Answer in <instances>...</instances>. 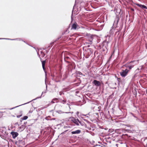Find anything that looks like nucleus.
Here are the masks:
<instances>
[{"mask_svg":"<svg viewBox=\"0 0 147 147\" xmlns=\"http://www.w3.org/2000/svg\"><path fill=\"white\" fill-rule=\"evenodd\" d=\"M146 147H147V144H146Z\"/></svg>","mask_w":147,"mask_h":147,"instance_id":"obj_28","label":"nucleus"},{"mask_svg":"<svg viewBox=\"0 0 147 147\" xmlns=\"http://www.w3.org/2000/svg\"><path fill=\"white\" fill-rule=\"evenodd\" d=\"M43 93V92H42V93Z\"/></svg>","mask_w":147,"mask_h":147,"instance_id":"obj_31","label":"nucleus"},{"mask_svg":"<svg viewBox=\"0 0 147 147\" xmlns=\"http://www.w3.org/2000/svg\"><path fill=\"white\" fill-rule=\"evenodd\" d=\"M129 71L127 69H126L124 70H122V71L120 72L121 76L122 77H125L127 75Z\"/></svg>","mask_w":147,"mask_h":147,"instance_id":"obj_3","label":"nucleus"},{"mask_svg":"<svg viewBox=\"0 0 147 147\" xmlns=\"http://www.w3.org/2000/svg\"><path fill=\"white\" fill-rule=\"evenodd\" d=\"M21 105H20L19 106H16V107H14V108H12L11 109H14V108H16V107H19V106H20Z\"/></svg>","mask_w":147,"mask_h":147,"instance_id":"obj_19","label":"nucleus"},{"mask_svg":"<svg viewBox=\"0 0 147 147\" xmlns=\"http://www.w3.org/2000/svg\"><path fill=\"white\" fill-rule=\"evenodd\" d=\"M57 100V99H56V98H55V99H54L53 100Z\"/></svg>","mask_w":147,"mask_h":147,"instance_id":"obj_23","label":"nucleus"},{"mask_svg":"<svg viewBox=\"0 0 147 147\" xmlns=\"http://www.w3.org/2000/svg\"><path fill=\"white\" fill-rule=\"evenodd\" d=\"M7 39V40H10V39L9 38H0V39Z\"/></svg>","mask_w":147,"mask_h":147,"instance_id":"obj_17","label":"nucleus"},{"mask_svg":"<svg viewBox=\"0 0 147 147\" xmlns=\"http://www.w3.org/2000/svg\"><path fill=\"white\" fill-rule=\"evenodd\" d=\"M59 101L63 104H65L66 103V100H64L60 99Z\"/></svg>","mask_w":147,"mask_h":147,"instance_id":"obj_10","label":"nucleus"},{"mask_svg":"<svg viewBox=\"0 0 147 147\" xmlns=\"http://www.w3.org/2000/svg\"><path fill=\"white\" fill-rule=\"evenodd\" d=\"M56 112L59 114H61L64 113L61 110L57 111Z\"/></svg>","mask_w":147,"mask_h":147,"instance_id":"obj_12","label":"nucleus"},{"mask_svg":"<svg viewBox=\"0 0 147 147\" xmlns=\"http://www.w3.org/2000/svg\"><path fill=\"white\" fill-rule=\"evenodd\" d=\"M45 61H43L42 62V67L43 69L44 70H45Z\"/></svg>","mask_w":147,"mask_h":147,"instance_id":"obj_11","label":"nucleus"},{"mask_svg":"<svg viewBox=\"0 0 147 147\" xmlns=\"http://www.w3.org/2000/svg\"><path fill=\"white\" fill-rule=\"evenodd\" d=\"M69 120L75 124L77 125H79V124L78 123V121H79V120L78 119H76L75 118L72 117L69 118Z\"/></svg>","mask_w":147,"mask_h":147,"instance_id":"obj_2","label":"nucleus"},{"mask_svg":"<svg viewBox=\"0 0 147 147\" xmlns=\"http://www.w3.org/2000/svg\"><path fill=\"white\" fill-rule=\"evenodd\" d=\"M20 129H22L21 130V131H22L24 129V125H22L20 127Z\"/></svg>","mask_w":147,"mask_h":147,"instance_id":"obj_14","label":"nucleus"},{"mask_svg":"<svg viewBox=\"0 0 147 147\" xmlns=\"http://www.w3.org/2000/svg\"><path fill=\"white\" fill-rule=\"evenodd\" d=\"M39 98L38 97H37V98L36 99H37V98Z\"/></svg>","mask_w":147,"mask_h":147,"instance_id":"obj_29","label":"nucleus"},{"mask_svg":"<svg viewBox=\"0 0 147 147\" xmlns=\"http://www.w3.org/2000/svg\"><path fill=\"white\" fill-rule=\"evenodd\" d=\"M134 61L130 62V63H132L133 64L126 65L125 67H127L129 68L130 69H131L132 68L134 67V65H135V64L134 63Z\"/></svg>","mask_w":147,"mask_h":147,"instance_id":"obj_4","label":"nucleus"},{"mask_svg":"<svg viewBox=\"0 0 147 147\" xmlns=\"http://www.w3.org/2000/svg\"><path fill=\"white\" fill-rule=\"evenodd\" d=\"M16 39H12V40H16Z\"/></svg>","mask_w":147,"mask_h":147,"instance_id":"obj_27","label":"nucleus"},{"mask_svg":"<svg viewBox=\"0 0 147 147\" xmlns=\"http://www.w3.org/2000/svg\"><path fill=\"white\" fill-rule=\"evenodd\" d=\"M93 83L96 86H99L100 85V82L96 80H94L93 81Z\"/></svg>","mask_w":147,"mask_h":147,"instance_id":"obj_7","label":"nucleus"},{"mask_svg":"<svg viewBox=\"0 0 147 147\" xmlns=\"http://www.w3.org/2000/svg\"><path fill=\"white\" fill-rule=\"evenodd\" d=\"M21 116V115H17V117L18 118H19Z\"/></svg>","mask_w":147,"mask_h":147,"instance_id":"obj_18","label":"nucleus"},{"mask_svg":"<svg viewBox=\"0 0 147 147\" xmlns=\"http://www.w3.org/2000/svg\"><path fill=\"white\" fill-rule=\"evenodd\" d=\"M81 132V130H77L74 131H72L71 132L72 134H78Z\"/></svg>","mask_w":147,"mask_h":147,"instance_id":"obj_8","label":"nucleus"},{"mask_svg":"<svg viewBox=\"0 0 147 147\" xmlns=\"http://www.w3.org/2000/svg\"><path fill=\"white\" fill-rule=\"evenodd\" d=\"M79 28V26L76 23L73 24L72 26L71 29L76 30V29H78Z\"/></svg>","mask_w":147,"mask_h":147,"instance_id":"obj_5","label":"nucleus"},{"mask_svg":"<svg viewBox=\"0 0 147 147\" xmlns=\"http://www.w3.org/2000/svg\"><path fill=\"white\" fill-rule=\"evenodd\" d=\"M90 43H89L90 44H91L92 43V40H90Z\"/></svg>","mask_w":147,"mask_h":147,"instance_id":"obj_20","label":"nucleus"},{"mask_svg":"<svg viewBox=\"0 0 147 147\" xmlns=\"http://www.w3.org/2000/svg\"><path fill=\"white\" fill-rule=\"evenodd\" d=\"M28 117L27 116H24L22 118V119L23 120H26L27 119Z\"/></svg>","mask_w":147,"mask_h":147,"instance_id":"obj_13","label":"nucleus"},{"mask_svg":"<svg viewBox=\"0 0 147 147\" xmlns=\"http://www.w3.org/2000/svg\"><path fill=\"white\" fill-rule=\"evenodd\" d=\"M137 5L138 6V7H140V8H142V9H147V7L144 5H142L141 4H137Z\"/></svg>","mask_w":147,"mask_h":147,"instance_id":"obj_9","label":"nucleus"},{"mask_svg":"<svg viewBox=\"0 0 147 147\" xmlns=\"http://www.w3.org/2000/svg\"><path fill=\"white\" fill-rule=\"evenodd\" d=\"M77 114H78V113H79V112H77Z\"/></svg>","mask_w":147,"mask_h":147,"instance_id":"obj_25","label":"nucleus"},{"mask_svg":"<svg viewBox=\"0 0 147 147\" xmlns=\"http://www.w3.org/2000/svg\"><path fill=\"white\" fill-rule=\"evenodd\" d=\"M65 113H69V112H68V113L66 112Z\"/></svg>","mask_w":147,"mask_h":147,"instance_id":"obj_26","label":"nucleus"},{"mask_svg":"<svg viewBox=\"0 0 147 147\" xmlns=\"http://www.w3.org/2000/svg\"><path fill=\"white\" fill-rule=\"evenodd\" d=\"M81 115L82 116H86V115H84V114H82Z\"/></svg>","mask_w":147,"mask_h":147,"instance_id":"obj_22","label":"nucleus"},{"mask_svg":"<svg viewBox=\"0 0 147 147\" xmlns=\"http://www.w3.org/2000/svg\"><path fill=\"white\" fill-rule=\"evenodd\" d=\"M59 93V94L60 95H61L62 94H64L63 93V92H60Z\"/></svg>","mask_w":147,"mask_h":147,"instance_id":"obj_16","label":"nucleus"},{"mask_svg":"<svg viewBox=\"0 0 147 147\" xmlns=\"http://www.w3.org/2000/svg\"><path fill=\"white\" fill-rule=\"evenodd\" d=\"M42 57H44V56H45V54H42Z\"/></svg>","mask_w":147,"mask_h":147,"instance_id":"obj_21","label":"nucleus"},{"mask_svg":"<svg viewBox=\"0 0 147 147\" xmlns=\"http://www.w3.org/2000/svg\"><path fill=\"white\" fill-rule=\"evenodd\" d=\"M52 102H53V103H54V101H52Z\"/></svg>","mask_w":147,"mask_h":147,"instance_id":"obj_24","label":"nucleus"},{"mask_svg":"<svg viewBox=\"0 0 147 147\" xmlns=\"http://www.w3.org/2000/svg\"><path fill=\"white\" fill-rule=\"evenodd\" d=\"M78 123H79L81 125H83V123L81 122V121H80L79 120V121H78Z\"/></svg>","mask_w":147,"mask_h":147,"instance_id":"obj_15","label":"nucleus"},{"mask_svg":"<svg viewBox=\"0 0 147 147\" xmlns=\"http://www.w3.org/2000/svg\"><path fill=\"white\" fill-rule=\"evenodd\" d=\"M90 47V46H88V47Z\"/></svg>","mask_w":147,"mask_h":147,"instance_id":"obj_30","label":"nucleus"},{"mask_svg":"<svg viewBox=\"0 0 147 147\" xmlns=\"http://www.w3.org/2000/svg\"><path fill=\"white\" fill-rule=\"evenodd\" d=\"M119 22V18L117 17L115 18L113 26L110 30L109 33L111 34H112L114 32L115 29L117 27V24Z\"/></svg>","mask_w":147,"mask_h":147,"instance_id":"obj_1","label":"nucleus"},{"mask_svg":"<svg viewBox=\"0 0 147 147\" xmlns=\"http://www.w3.org/2000/svg\"><path fill=\"white\" fill-rule=\"evenodd\" d=\"M11 134L13 138H15L18 135V134L17 132L12 131L11 132Z\"/></svg>","mask_w":147,"mask_h":147,"instance_id":"obj_6","label":"nucleus"}]
</instances>
